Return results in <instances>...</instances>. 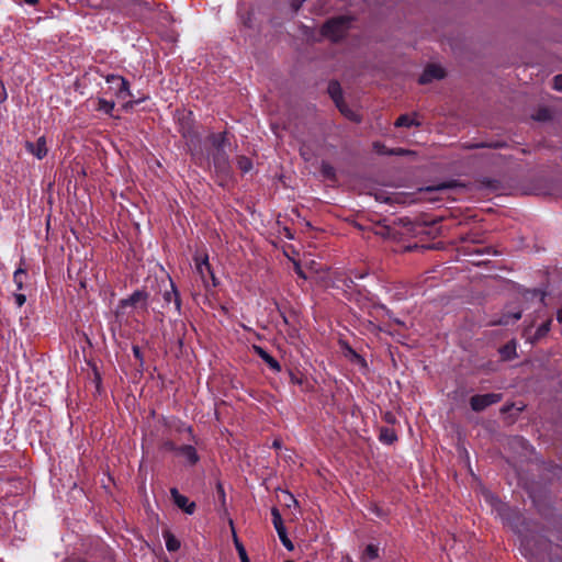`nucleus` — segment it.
<instances>
[{
    "label": "nucleus",
    "instance_id": "obj_1",
    "mask_svg": "<svg viewBox=\"0 0 562 562\" xmlns=\"http://www.w3.org/2000/svg\"><path fill=\"white\" fill-rule=\"evenodd\" d=\"M147 299L148 295L144 291H135L130 297L122 300L117 307V317H121L128 313L131 308L135 314H142L147 311Z\"/></svg>",
    "mask_w": 562,
    "mask_h": 562
},
{
    "label": "nucleus",
    "instance_id": "obj_2",
    "mask_svg": "<svg viewBox=\"0 0 562 562\" xmlns=\"http://www.w3.org/2000/svg\"><path fill=\"white\" fill-rule=\"evenodd\" d=\"M350 23L351 20L347 16L331 19L323 26V35L336 42L345 36Z\"/></svg>",
    "mask_w": 562,
    "mask_h": 562
},
{
    "label": "nucleus",
    "instance_id": "obj_3",
    "mask_svg": "<svg viewBox=\"0 0 562 562\" xmlns=\"http://www.w3.org/2000/svg\"><path fill=\"white\" fill-rule=\"evenodd\" d=\"M194 261H195L196 272L199 273L204 286L206 289H209L211 286H216V279L211 269V266L209 262V256L206 254L195 255Z\"/></svg>",
    "mask_w": 562,
    "mask_h": 562
},
{
    "label": "nucleus",
    "instance_id": "obj_4",
    "mask_svg": "<svg viewBox=\"0 0 562 562\" xmlns=\"http://www.w3.org/2000/svg\"><path fill=\"white\" fill-rule=\"evenodd\" d=\"M106 82L109 83V89L114 93L119 101H123L127 103V98L131 95L128 89V82L121 76L117 75H109L106 77Z\"/></svg>",
    "mask_w": 562,
    "mask_h": 562
},
{
    "label": "nucleus",
    "instance_id": "obj_5",
    "mask_svg": "<svg viewBox=\"0 0 562 562\" xmlns=\"http://www.w3.org/2000/svg\"><path fill=\"white\" fill-rule=\"evenodd\" d=\"M209 140L217 149V155L214 156V165L216 168L225 169L227 167V158L226 156L221 154V150L223 149L225 145V134H212L209 137Z\"/></svg>",
    "mask_w": 562,
    "mask_h": 562
},
{
    "label": "nucleus",
    "instance_id": "obj_6",
    "mask_svg": "<svg viewBox=\"0 0 562 562\" xmlns=\"http://www.w3.org/2000/svg\"><path fill=\"white\" fill-rule=\"evenodd\" d=\"M167 447L175 451L177 456L183 458L189 464L193 465L199 461V454L193 446H176L171 442L167 443Z\"/></svg>",
    "mask_w": 562,
    "mask_h": 562
},
{
    "label": "nucleus",
    "instance_id": "obj_7",
    "mask_svg": "<svg viewBox=\"0 0 562 562\" xmlns=\"http://www.w3.org/2000/svg\"><path fill=\"white\" fill-rule=\"evenodd\" d=\"M271 515H272V522H273V526H274V528H276V530L278 532L280 541L282 542V544L288 550H293V543L288 538L286 530H285V527L283 525V521H282V518H281V515H280L279 510L277 508H272Z\"/></svg>",
    "mask_w": 562,
    "mask_h": 562
},
{
    "label": "nucleus",
    "instance_id": "obj_8",
    "mask_svg": "<svg viewBox=\"0 0 562 562\" xmlns=\"http://www.w3.org/2000/svg\"><path fill=\"white\" fill-rule=\"evenodd\" d=\"M501 401L499 394H484V395H475L471 398V407L473 411H483L485 407L497 403Z\"/></svg>",
    "mask_w": 562,
    "mask_h": 562
},
{
    "label": "nucleus",
    "instance_id": "obj_9",
    "mask_svg": "<svg viewBox=\"0 0 562 562\" xmlns=\"http://www.w3.org/2000/svg\"><path fill=\"white\" fill-rule=\"evenodd\" d=\"M175 504L181 508L184 513L192 515L195 510V503L190 502L184 495H181L177 488L170 491Z\"/></svg>",
    "mask_w": 562,
    "mask_h": 562
},
{
    "label": "nucleus",
    "instance_id": "obj_10",
    "mask_svg": "<svg viewBox=\"0 0 562 562\" xmlns=\"http://www.w3.org/2000/svg\"><path fill=\"white\" fill-rule=\"evenodd\" d=\"M445 77V70L439 65H429L425 68L423 75L419 78L422 85L428 83L434 79H441Z\"/></svg>",
    "mask_w": 562,
    "mask_h": 562
},
{
    "label": "nucleus",
    "instance_id": "obj_11",
    "mask_svg": "<svg viewBox=\"0 0 562 562\" xmlns=\"http://www.w3.org/2000/svg\"><path fill=\"white\" fill-rule=\"evenodd\" d=\"M26 148L38 159H42L47 155L46 139L44 136L40 137L34 144L26 143Z\"/></svg>",
    "mask_w": 562,
    "mask_h": 562
},
{
    "label": "nucleus",
    "instance_id": "obj_12",
    "mask_svg": "<svg viewBox=\"0 0 562 562\" xmlns=\"http://www.w3.org/2000/svg\"><path fill=\"white\" fill-rule=\"evenodd\" d=\"M255 351L269 366L270 369H272L276 372H279L281 370L280 363L273 357H271L263 348L255 346Z\"/></svg>",
    "mask_w": 562,
    "mask_h": 562
},
{
    "label": "nucleus",
    "instance_id": "obj_13",
    "mask_svg": "<svg viewBox=\"0 0 562 562\" xmlns=\"http://www.w3.org/2000/svg\"><path fill=\"white\" fill-rule=\"evenodd\" d=\"M328 92H329L331 99L337 104V106L340 109V111L342 113H345L346 115H349L348 113L345 112V110L342 109V106L340 104V102H341V89H340L339 83L338 82H330L329 86H328Z\"/></svg>",
    "mask_w": 562,
    "mask_h": 562
},
{
    "label": "nucleus",
    "instance_id": "obj_14",
    "mask_svg": "<svg viewBox=\"0 0 562 562\" xmlns=\"http://www.w3.org/2000/svg\"><path fill=\"white\" fill-rule=\"evenodd\" d=\"M231 526H233V521H231ZM232 530H233L234 544H235V548H236V550L238 552L240 562H250L249 558L247 555L246 549L243 546V543L239 541V539H238V537H237V535H236V532L234 530V527H232Z\"/></svg>",
    "mask_w": 562,
    "mask_h": 562
},
{
    "label": "nucleus",
    "instance_id": "obj_15",
    "mask_svg": "<svg viewBox=\"0 0 562 562\" xmlns=\"http://www.w3.org/2000/svg\"><path fill=\"white\" fill-rule=\"evenodd\" d=\"M379 438L382 442L386 445H391L397 440L395 431L386 427L381 428Z\"/></svg>",
    "mask_w": 562,
    "mask_h": 562
},
{
    "label": "nucleus",
    "instance_id": "obj_16",
    "mask_svg": "<svg viewBox=\"0 0 562 562\" xmlns=\"http://www.w3.org/2000/svg\"><path fill=\"white\" fill-rule=\"evenodd\" d=\"M164 539L168 551H177L180 548L179 540L171 532L165 531Z\"/></svg>",
    "mask_w": 562,
    "mask_h": 562
},
{
    "label": "nucleus",
    "instance_id": "obj_17",
    "mask_svg": "<svg viewBox=\"0 0 562 562\" xmlns=\"http://www.w3.org/2000/svg\"><path fill=\"white\" fill-rule=\"evenodd\" d=\"M378 557H379V547L373 543L368 544L362 553V560L366 562L374 560Z\"/></svg>",
    "mask_w": 562,
    "mask_h": 562
},
{
    "label": "nucleus",
    "instance_id": "obj_18",
    "mask_svg": "<svg viewBox=\"0 0 562 562\" xmlns=\"http://www.w3.org/2000/svg\"><path fill=\"white\" fill-rule=\"evenodd\" d=\"M26 279H27V273L24 269L19 268L18 270H15V272L13 274V281L19 291L23 289V285L26 281Z\"/></svg>",
    "mask_w": 562,
    "mask_h": 562
},
{
    "label": "nucleus",
    "instance_id": "obj_19",
    "mask_svg": "<svg viewBox=\"0 0 562 562\" xmlns=\"http://www.w3.org/2000/svg\"><path fill=\"white\" fill-rule=\"evenodd\" d=\"M114 109V102L105 100L103 98L98 99L95 110L104 112L106 114H111L112 110Z\"/></svg>",
    "mask_w": 562,
    "mask_h": 562
},
{
    "label": "nucleus",
    "instance_id": "obj_20",
    "mask_svg": "<svg viewBox=\"0 0 562 562\" xmlns=\"http://www.w3.org/2000/svg\"><path fill=\"white\" fill-rule=\"evenodd\" d=\"M413 125H418V123L415 121V119L413 116H409L407 114L401 115L395 121V126H397V127H403V126L409 127Z\"/></svg>",
    "mask_w": 562,
    "mask_h": 562
},
{
    "label": "nucleus",
    "instance_id": "obj_21",
    "mask_svg": "<svg viewBox=\"0 0 562 562\" xmlns=\"http://www.w3.org/2000/svg\"><path fill=\"white\" fill-rule=\"evenodd\" d=\"M171 288L172 290L170 292H166L164 297L166 302H171L173 300L176 310L179 311L181 306L180 297L173 284H171Z\"/></svg>",
    "mask_w": 562,
    "mask_h": 562
},
{
    "label": "nucleus",
    "instance_id": "obj_22",
    "mask_svg": "<svg viewBox=\"0 0 562 562\" xmlns=\"http://www.w3.org/2000/svg\"><path fill=\"white\" fill-rule=\"evenodd\" d=\"M485 499L491 504L493 508H495L499 514H502L503 509L505 508V505L493 494L485 493Z\"/></svg>",
    "mask_w": 562,
    "mask_h": 562
},
{
    "label": "nucleus",
    "instance_id": "obj_23",
    "mask_svg": "<svg viewBox=\"0 0 562 562\" xmlns=\"http://www.w3.org/2000/svg\"><path fill=\"white\" fill-rule=\"evenodd\" d=\"M183 137L187 138V146L193 157H198L199 150L196 148V144L194 143V135H191L189 132H183Z\"/></svg>",
    "mask_w": 562,
    "mask_h": 562
},
{
    "label": "nucleus",
    "instance_id": "obj_24",
    "mask_svg": "<svg viewBox=\"0 0 562 562\" xmlns=\"http://www.w3.org/2000/svg\"><path fill=\"white\" fill-rule=\"evenodd\" d=\"M237 162H238V167H239V169H240L244 173H246V172H248V171H250V170L252 169V162H251V160H250L249 158H247V157H239Z\"/></svg>",
    "mask_w": 562,
    "mask_h": 562
},
{
    "label": "nucleus",
    "instance_id": "obj_25",
    "mask_svg": "<svg viewBox=\"0 0 562 562\" xmlns=\"http://www.w3.org/2000/svg\"><path fill=\"white\" fill-rule=\"evenodd\" d=\"M515 350H516L515 344H508L502 348L501 353H502L503 358L508 359V358H510L512 353H515Z\"/></svg>",
    "mask_w": 562,
    "mask_h": 562
},
{
    "label": "nucleus",
    "instance_id": "obj_26",
    "mask_svg": "<svg viewBox=\"0 0 562 562\" xmlns=\"http://www.w3.org/2000/svg\"><path fill=\"white\" fill-rule=\"evenodd\" d=\"M290 380H291V383H293V384H297L301 386H304V384H305V378L302 374H296V373L291 372Z\"/></svg>",
    "mask_w": 562,
    "mask_h": 562
},
{
    "label": "nucleus",
    "instance_id": "obj_27",
    "mask_svg": "<svg viewBox=\"0 0 562 562\" xmlns=\"http://www.w3.org/2000/svg\"><path fill=\"white\" fill-rule=\"evenodd\" d=\"M549 330H550V322L542 324V325H541V326H539V328L537 329L536 338L543 337L544 335H547V333H548Z\"/></svg>",
    "mask_w": 562,
    "mask_h": 562
},
{
    "label": "nucleus",
    "instance_id": "obj_28",
    "mask_svg": "<svg viewBox=\"0 0 562 562\" xmlns=\"http://www.w3.org/2000/svg\"><path fill=\"white\" fill-rule=\"evenodd\" d=\"M374 148L375 150L379 153V154H391V155H403V154H406L407 151L406 150H403V149H396V150H391V151H384L382 150V147H380V145L376 143L374 144Z\"/></svg>",
    "mask_w": 562,
    "mask_h": 562
},
{
    "label": "nucleus",
    "instance_id": "obj_29",
    "mask_svg": "<svg viewBox=\"0 0 562 562\" xmlns=\"http://www.w3.org/2000/svg\"><path fill=\"white\" fill-rule=\"evenodd\" d=\"M549 111L543 109V110H540L537 115H536V120L538 121H544V120H548L549 119Z\"/></svg>",
    "mask_w": 562,
    "mask_h": 562
},
{
    "label": "nucleus",
    "instance_id": "obj_30",
    "mask_svg": "<svg viewBox=\"0 0 562 562\" xmlns=\"http://www.w3.org/2000/svg\"><path fill=\"white\" fill-rule=\"evenodd\" d=\"M553 88L555 90L562 91V75H558L553 79Z\"/></svg>",
    "mask_w": 562,
    "mask_h": 562
},
{
    "label": "nucleus",
    "instance_id": "obj_31",
    "mask_svg": "<svg viewBox=\"0 0 562 562\" xmlns=\"http://www.w3.org/2000/svg\"><path fill=\"white\" fill-rule=\"evenodd\" d=\"M14 299H15V303L19 307H21L26 301L25 295L22 293H15Z\"/></svg>",
    "mask_w": 562,
    "mask_h": 562
},
{
    "label": "nucleus",
    "instance_id": "obj_32",
    "mask_svg": "<svg viewBox=\"0 0 562 562\" xmlns=\"http://www.w3.org/2000/svg\"><path fill=\"white\" fill-rule=\"evenodd\" d=\"M295 272L303 279H306V276L304 274L300 263L295 262Z\"/></svg>",
    "mask_w": 562,
    "mask_h": 562
},
{
    "label": "nucleus",
    "instance_id": "obj_33",
    "mask_svg": "<svg viewBox=\"0 0 562 562\" xmlns=\"http://www.w3.org/2000/svg\"><path fill=\"white\" fill-rule=\"evenodd\" d=\"M133 352H134V356H135L136 358H140V350H139V347L134 346V347H133Z\"/></svg>",
    "mask_w": 562,
    "mask_h": 562
},
{
    "label": "nucleus",
    "instance_id": "obj_34",
    "mask_svg": "<svg viewBox=\"0 0 562 562\" xmlns=\"http://www.w3.org/2000/svg\"><path fill=\"white\" fill-rule=\"evenodd\" d=\"M394 419L395 418H394V416L392 414H390V413L385 414V420L387 423H394Z\"/></svg>",
    "mask_w": 562,
    "mask_h": 562
},
{
    "label": "nucleus",
    "instance_id": "obj_35",
    "mask_svg": "<svg viewBox=\"0 0 562 562\" xmlns=\"http://www.w3.org/2000/svg\"><path fill=\"white\" fill-rule=\"evenodd\" d=\"M331 170L333 169L330 167H328V166H324V168H323V171H324L325 175H330Z\"/></svg>",
    "mask_w": 562,
    "mask_h": 562
},
{
    "label": "nucleus",
    "instance_id": "obj_36",
    "mask_svg": "<svg viewBox=\"0 0 562 562\" xmlns=\"http://www.w3.org/2000/svg\"><path fill=\"white\" fill-rule=\"evenodd\" d=\"M25 3L34 5L38 2V0H24Z\"/></svg>",
    "mask_w": 562,
    "mask_h": 562
},
{
    "label": "nucleus",
    "instance_id": "obj_37",
    "mask_svg": "<svg viewBox=\"0 0 562 562\" xmlns=\"http://www.w3.org/2000/svg\"><path fill=\"white\" fill-rule=\"evenodd\" d=\"M558 321L562 323V308L558 311Z\"/></svg>",
    "mask_w": 562,
    "mask_h": 562
},
{
    "label": "nucleus",
    "instance_id": "obj_38",
    "mask_svg": "<svg viewBox=\"0 0 562 562\" xmlns=\"http://www.w3.org/2000/svg\"><path fill=\"white\" fill-rule=\"evenodd\" d=\"M520 313H517L513 316V321H518L520 318Z\"/></svg>",
    "mask_w": 562,
    "mask_h": 562
},
{
    "label": "nucleus",
    "instance_id": "obj_39",
    "mask_svg": "<svg viewBox=\"0 0 562 562\" xmlns=\"http://www.w3.org/2000/svg\"><path fill=\"white\" fill-rule=\"evenodd\" d=\"M350 119H351V120L357 121V120H358V116H357V115H355L353 113H350Z\"/></svg>",
    "mask_w": 562,
    "mask_h": 562
}]
</instances>
